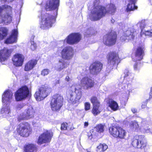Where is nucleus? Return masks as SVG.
I'll return each instance as SVG.
<instances>
[{"label":"nucleus","mask_w":152,"mask_h":152,"mask_svg":"<svg viewBox=\"0 0 152 152\" xmlns=\"http://www.w3.org/2000/svg\"><path fill=\"white\" fill-rule=\"evenodd\" d=\"M99 0H95L94 2V7L92 10L91 14L89 16L90 19L92 21H96L104 17L107 12L112 14L116 10L114 4H111L107 6V9L101 5H99Z\"/></svg>","instance_id":"nucleus-1"},{"label":"nucleus","mask_w":152,"mask_h":152,"mask_svg":"<svg viewBox=\"0 0 152 152\" xmlns=\"http://www.w3.org/2000/svg\"><path fill=\"white\" fill-rule=\"evenodd\" d=\"M12 8L5 4L0 6V23L7 24L12 20Z\"/></svg>","instance_id":"nucleus-2"},{"label":"nucleus","mask_w":152,"mask_h":152,"mask_svg":"<svg viewBox=\"0 0 152 152\" xmlns=\"http://www.w3.org/2000/svg\"><path fill=\"white\" fill-rule=\"evenodd\" d=\"M81 91L79 86L73 85L70 88L67 96L70 102L75 104L78 102L81 97Z\"/></svg>","instance_id":"nucleus-3"},{"label":"nucleus","mask_w":152,"mask_h":152,"mask_svg":"<svg viewBox=\"0 0 152 152\" xmlns=\"http://www.w3.org/2000/svg\"><path fill=\"white\" fill-rule=\"evenodd\" d=\"M120 62L118 55L115 53H110L108 58V64L104 73L105 76L108 75L113 69L116 67Z\"/></svg>","instance_id":"nucleus-4"},{"label":"nucleus","mask_w":152,"mask_h":152,"mask_svg":"<svg viewBox=\"0 0 152 152\" xmlns=\"http://www.w3.org/2000/svg\"><path fill=\"white\" fill-rule=\"evenodd\" d=\"M57 15V10L53 15L46 13L42 17V20L40 23V27L42 29H45L51 27L55 21L56 17Z\"/></svg>","instance_id":"nucleus-5"},{"label":"nucleus","mask_w":152,"mask_h":152,"mask_svg":"<svg viewBox=\"0 0 152 152\" xmlns=\"http://www.w3.org/2000/svg\"><path fill=\"white\" fill-rule=\"evenodd\" d=\"M63 99L59 94H56L52 97L50 105L53 111L59 110L63 105Z\"/></svg>","instance_id":"nucleus-6"},{"label":"nucleus","mask_w":152,"mask_h":152,"mask_svg":"<svg viewBox=\"0 0 152 152\" xmlns=\"http://www.w3.org/2000/svg\"><path fill=\"white\" fill-rule=\"evenodd\" d=\"M17 132L21 136L27 137L29 136L31 129L29 124L26 122L20 124L17 128Z\"/></svg>","instance_id":"nucleus-7"},{"label":"nucleus","mask_w":152,"mask_h":152,"mask_svg":"<svg viewBox=\"0 0 152 152\" xmlns=\"http://www.w3.org/2000/svg\"><path fill=\"white\" fill-rule=\"evenodd\" d=\"M24 112L20 114L18 118L19 121L22 120H28L34 117L35 110L31 106H26Z\"/></svg>","instance_id":"nucleus-8"},{"label":"nucleus","mask_w":152,"mask_h":152,"mask_svg":"<svg viewBox=\"0 0 152 152\" xmlns=\"http://www.w3.org/2000/svg\"><path fill=\"white\" fill-rule=\"evenodd\" d=\"M109 132L112 136L115 137L124 139L126 136V131L119 126H112L109 129Z\"/></svg>","instance_id":"nucleus-9"},{"label":"nucleus","mask_w":152,"mask_h":152,"mask_svg":"<svg viewBox=\"0 0 152 152\" xmlns=\"http://www.w3.org/2000/svg\"><path fill=\"white\" fill-rule=\"evenodd\" d=\"M51 90V88L47 86L42 87L36 92L34 96L37 101L42 100L48 96Z\"/></svg>","instance_id":"nucleus-10"},{"label":"nucleus","mask_w":152,"mask_h":152,"mask_svg":"<svg viewBox=\"0 0 152 152\" xmlns=\"http://www.w3.org/2000/svg\"><path fill=\"white\" fill-rule=\"evenodd\" d=\"M116 39L117 35L116 33L112 32L104 36L103 42L106 45L110 46L115 44Z\"/></svg>","instance_id":"nucleus-11"},{"label":"nucleus","mask_w":152,"mask_h":152,"mask_svg":"<svg viewBox=\"0 0 152 152\" xmlns=\"http://www.w3.org/2000/svg\"><path fill=\"white\" fill-rule=\"evenodd\" d=\"M132 144L135 148L142 149L146 146L144 136H135L132 140Z\"/></svg>","instance_id":"nucleus-12"},{"label":"nucleus","mask_w":152,"mask_h":152,"mask_svg":"<svg viewBox=\"0 0 152 152\" xmlns=\"http://www.w3.org/2000/svg\"><path fill=\"white\" fill-rule=\"evenodd\" d=\"M29 94L28 88L26 86L22 87L15 93V97L17 101H20L28 96Z\"/></svg>","instance_id":"nucleus-13"},{"label":"nucleus","mask_w":152,"mask_h":152,"mask_svg":"<svg viewBox=\"0 0 152 152\" xmlns=\"http://www.w3.org/2000/svg\"><path fill=\"white\" fill-rule=\"evenodd\" d=\"M136 34L135 30L133 28H129L121 37V41L127 42L130 40H133Z\"/></svg>","instance_id":"nucleus-14"},{"label":"nucleus","mask_w":152,"mask_h":152,"mask_svg":"<svg viewBox=\"0 0 152 152\" xmlns=\"http://www.w3.org/2000/svg\"><path fill=\"white\" fill-rule=\"evenodd\" d=\"M53 135L52 132L50 131H47L44 132L39 137L37 141V143L41 144L50 142Z\"/></svg>","instance_id":"nucleus-15"},{"label":"nucleus","mask_w":152,"mask_h":152,"mask_svg":"<svg viewBox=\"0 0 152 152\" xmlns=\"http://www.w3.org/2000/svg\"><path fill=\"white\" fill-rule=\"evenodd\" d=\"M81 36L79 33H72L68 36L65 40L67 43L72 45L77 43L81 39Z\"/></svg>","instance_id":"nucleus-16"},{"label":"nucleus","mask_w":152,"mask_h":152,"mask_svg":"<svg viewBox=\"0 0 152 152\" xmlns=\"http://www.w3.org/2000/svg\"><path fill=\"white\" fill-rule=\"evenodd\" d=\"M103 67V64L99 62H96L90 66V73L94 75L99 74L101 71Z\"/></svg>","instance_id":"nucleus-17"},{"label":"nucleus","mask_w":152,"mask_h":152,"mask_svg":"<svg viewBox=\"0 0 152 152\" xmlns=\"http://www.w3.org/2000/svg\"><path fill=\"white\" fill-rule=\"evenodd\" d=\"M94 80L88 77L83 78L81 80L80 84L83 88L88 89L93 87L94 85Z\"/></svg>","instance_id":"nucleus-18"},{"label":"nucleus","mask_w":152,"mask_h":152,"mask_svg":"<svg viewBox=\"0 0 152 152\" xmlns=\"http://www.w3.org/2000/svg\"><path fill=\"white\" fill-rule=\"evenodd\" d=\"M145 48L144 45L139 46L137 49L135 55L132 56V60L133 61H140L143 58L144 55V51Z\"/></svg>","instance_id":"nucleus-19"},{"label":"nucleus","mask_w":152,"mask_h":152,"mask_svg":"<svg viewBox=\"0 0 152 152\" xmlns=\"http://www.w3.org/2000/svg\"><path fill=\"white\" fill-rule=\"evenodd\" d=\"M59 0H48L47 2L45 9L47 11H50L56 9L59 5ZM56 13L55 12V13Z\"/></svg>","instance_id":"nucleus-20"},{"label":"nucleus","mask_w":152,"mask_h":152,"mask_svg":"<svg viewBox=\"0 0 152 152\" xmlns=\"http://www.w3.org/2000/svg\"><path fill=\"white\" fill-rule=\"evenodd\" d=\"M73 52L72 48L70 47H66L63 49L61 52V56L63 58L65 59L69 60L73 57Z\"/></svg>","instance_id":"nucleus-21"},{"label":"nucleus","mask_w":152,"mask_h":152,"mask_svg":"<svg viewBox=\"0 0 152 152\" xmlns=\"http://www.w3.org/2000/svg\"><path fill=\"white\" fill-rule=\"evenodd\" d=\"M24 56L20 54H16L13 56L12 59L13 64L16 66H21L23 64Z\"/></svg>","instance_id":"nucleus-22"},{"label":"nucleus","mask_w":152,"mask_h":152,"mask_svg":"<svg viewBox=\"0 0 152 152\" xmlns=\"http://www.w3.org/2000/svg\"><path fill=\"white\" fill-rule=\"evenodd\" d=\"M12 92L8 90L5 91L2 95V102L3 104H10L12 99Z\"/></svg>","instance_id":"nucleus-23"},{"label":"nucleus","mask_w":152,"mask_h":152,"mask_svg":"<svg viewBox=\"0 0 152 152\" xmlns=\"http://www.w3.org/2000/svg\"><path fill=\"white\" fill-rule=\"evenodd\" d=\"M11 51L6 48H4L0 51V61L3 62L7 60L10 56Z\"/></svg>","instance_id":"nucleus-24"},{"label":"nucleus","mask_w":152,"mask_h":152,"mask_svg":"<svg viewBox=\"0 0 152 152\" xmlns=\"http://www.w3.org/2000/svg\"><path fill=\"white\" fill-rule=\"evenodd\" d=\"M18 31L17 29H14L12 30L11 35L5 41L6 44H11L16 42Z\"/></svg>","instance_id":"nucleus-25"},{"label":"nucleus","mask_w":152,"mask_h":152,"mask_svg":"<svg viewBox=\"0 0 152 152\" xmlns=\"http://www.w3.org/2000/svg\"><path fill=\"white\" fill-rule=\"evenodd\" d=\"M37 61L33 59L29 61L25 65L24 67V70L28 71L32 69L36 65Z\"/></svg>","instance_id":"nucleus-26"},{"label":"nucleus","mask_w":152,"mask_h":152,"mask_svg":"<svg viewBox=\"0 0 152 152\" xmlns=\"http://www.w3.org/2000/svg\"><path fill=\"white\" fill-rule=\"evenodd\" d=\"M68 65V64L65 61L61 59L56 64L55 66L56 69L58 71H60L66 67Z\"/></svg>","instance_id":"nucleus-27"},{"label":"nucleus","mask_w":152,"mask_h":152,"mask_svg":"<svg viewBox=\"0 0 152 152\" xmlns=\"http://www.w3.org/2000/svg\"><path fill=\"white\" fill-rule=\"evenodd\" d=\"M148 22L147 20H142L140 22H138L137 24V26H140L141 29V32L140 34L141 36H142L143 31V29H144L147 28H149L150 26H148Z\"/></svg>","instance_id":"nucleus-28"},{"label":"nucleus","mask_w":152,"mask_h":152,"mask_svg":"<svg viewBox=\"0 0 152 152\" xmlns=\"http://www.w3.org/2000/svg\"><path fill=\"white\" fill-rule=\"evenodd\" d=\"M9 104H3V106L1 110V113L4 114V115L9 117L11 113L10 107L9 106Z\"/></svg>","instance_id":"nucleus-29"},{"label":"nucleus","mask_w":152,"mask_h":152,"mask_svg":"<svg viewBox=\"0 0 152 152\" xmlns=\"http://www.w3.org/2000/svg\"><path fill=\"white\" fill-rule=\"evenodd\" d=\"M24 148L25 152H36L37 151V147L34 144L25 145Z\"/></svg>","instance_id":"nucleus-30"},{"label":"nucleus","mask_w":152,"mask_h":152,"mask_svg":"<svg viewBox=\"0 0 152 152\" xmlns=\"http://www.w3.org/2000/svg\"><path fill=\"white\" fill-rule=\"evenodd\" d=\"M124 80L128 81H131L134 79V75L129 71L128 70H125L124 72Z\"/></svg>","instance_id":"nucleus-31"},{"label":"nucleus","mask_w":152,"mask_h":152,"mask_svg":"<svg viewBox=\"0 0 152 152\" xmlns=\"http://www.w3.org/2000/svg\"><path fill=\"white\" fill-rule=\"evenodd\" d=\"M137 0H133L131 1H129V3L127 5L126 11L129 12L131 11L134 10L137 8V7L135 5V4Z\"/></svg>","instance_id":"nucleus-32"},{"label":"nucleus","mask_w":152,"mask_h":152,"mask_svg":"<svg viewBox=\"0 0 152 152\" xmlns=\"http://www.w3.org/2000/svg\"><path fill=\"white\" fill-rule=\"evenodd\" d=\"M109 106L113 111L117 110L119 108L117 103L112 99H109L108 101Z\"/></svg>","instance_id":"nucleus-33"},{"label":"nucleus","mask_w":152,"mask_h":152,"mask_svg":"<svg viewBox=\"0 0 152 152\" xmlns=\"http://www.w3.org/2000/svg\"><path fill=\"white\" fill-rule=\"evenodd\" d=\"M8 30L5 27L0 28V40L3 39L6 37L7 34Z\"/></svg>","instance_id":"nucleus-34"},{"label":"nucleus","mask_w":152,"mask_h":152,"mask_svg":"<svg viewBox=\"0 0 152 152\" xmlns=\"http://www.w3.org/2000/svg\"><path fill=\"white\" fill-rule=\"evenodd\" d=\"M108 146L105 144H100L96 148L97 152H104L108 148Z\"/></svg>","instance_id":"nucleus-35"},{"label":"nucleus","mask_w":152,"mask_h":152,"mask_svg":"<svg viewBox=\"0 0 152 152\" xmlns=\"http://www.w3.org/2000/svg\"><path fill=\"white\" fill-rule=\"evenodd\" d=\"M99 105L94 106L92 110V113L94 115H97L99 114L100 111L99 109Z\"/></svg>","instance_id":"nucleus-36"},{"label":"nucleus","mask_w":152,"mask_h":152,"mask_svg":"<svg viewBox=\"0 0 152 152\" xmlns=\"http://www.w3.org/2000/svg\"><path fill=\"white\" fill-rule=\"evenodd\" d=\"M91 102L92 103L93 106L99 105V103L97 98L95 96H93L91 99Z\"/></svg>","instance_id":"nucleus-37"},{"label":"nucleus","mask_w":152,"mask_h":152,"mask_svg":"<svg viewBox=\"0 0 152 152\" xmlns=\"http://www.w3.org/2000/svg\"><path fill=\"white\" fill-rule=\"evenodd\" d=\"M104 128V127L103 125L99 124L97 125L95 129L96 132L99 133H101L103 132Z\"/></svg>","instance_id":"nucleus-38"},{"label":"nucleus","mask_w":152,"mask_h":152,"mask_svg":"<svg viewBox=\"0 0 152 152\" xmlns=\"http://www.w3.org/2000/svg\"><path fill=\"white\" fill-rule=\"evenodd\" d=\"M29 45H30V48L31 50L34 51L36 49L37 47V45L34 41H31L29 43Z\"/></svg>","instance_id":"nucleus-39"},{"label":"nucleus","mask_w":152,"mask_h":152,"mask_svg":"<svg viewBox=\"0 0 152 152\" xmlns=\"http://www.w3.org/2000/svg\"><path fill=\"white\" fill-rule=\"evenodd\" d=\"M145 34V36H148L150 37H152V30H147L146 29H144V32H142Z\"/></svg>","instance_id":"nucleus-40"},{"label":"nucleus","mask_w":152,"mask_h":152,"mask_svg":"<svg viewBox=\"0 0 152 152\" xmlns=\"http://www.w3.org/2000/svg\"><path fill=\"white\" fill-rule=\"evenodd\" d=\"M50 72V70L49 69H44L41 71V75L43 76H45L48 75Z\"/></svg>","instance_id":"nucleus-41"},{"label":"nucleus","mask_w":152,"mask_h":152,"mask_svg":"<svg viewBox=\"0 0 152 152\" xmlns=\"http://www.w3.org/2000/svg\"><path fill=\"white\" fill-rule=\"evenodd\" d=\"M130 126L131 127L135 129H138L139 127L137 122L135 121L131 122Z\"/></svg>","instance_id":"nucleus-42"},{"label":"nucleus","mask_w":152,"mask_h":152,"mask_svg":"<svg viewBox=\"0 0 152 152\" xmlns=\"http://www.w3.org/2000/svg\"><path fill=\"white\" fill-rule=\"evenodd\" d=\"M94 30L92 29V28H90L87 30L85 35H86L87 36V35H88V36H89L90 35H92L94 34Z\"/></svg>","instance_id":"nucleus-43"},{"label":"nucleus","mask_w":152,"mask_h":152,"mask_svg":"<svg viewBox=\"0 0 152 152\" xmlns=\"http://www.w3.org/2000/svg\"><path fill=\"white\" fill-rule=\"evenodd\" d=\"M61 130H69V127H67V124L65 123L62 124H61Z\"/></svg>","instance_id":"nucleus-44"},{"label":"nucleus","mask_w":152,"mask_h":152,"mask_svg":"<svg viewBox=\"0 0 152 152\" xmlns=\"http://www.w3.org/2000/svg\"><path fill=\"white\" fill-rule=\"evenodd\" d=\"M127 90L129 91V94L132 92V91L134 90V88L133 86L131 84H129L127 86Z\"/></svg>","instance_id":"nucleus-45"},{"label":"nucleus","mask_w":152,"mask_h":152,"mask_svg":"<svg viewBox=\"0 0 152 152\" xmlns=\"http://www.w3.org/2000/svg\"><path fill=\"white\" fill-rule=\"evenodd\" d=\"M140 64L139 62L136 63L134 65V69L135 70L137 71L140 68Z\"/></svg>","instance_id":"nucleus-46"},{"label":"nucleus","mask_w":152,"mask_h":152,"mask_svg":"<svg viewBox=\"0 0 152 152\" xmlns=\"http://www.w3.org/2000/svg\"><path fill=\"white\" fill-rule=\"evenodd\" d=\"M90 108V104L89 102H86L85 104V109L86 111L89 110Z\"/></svg>","instance_id":"nucleus-47"},{"label":"nucleus","mask_w":152,"mask_h":152,"mask_svg":"<svg viewBox=\"0 0 152 152\" xmlns=\"http://www.w3.org/2000/svg\"><path fill=\"white\" fill-rule=\"evenodd\" d=\"M24 106V104L23 103L18 104L15 106L16 108L18 110L22 108Z\"/></svg>","instance_id":"nucleus-48"},{"label":"nucleus","mask_w":152,"mask_h":152,"mask_svg":"<svg viewBox=\"0 0 152 152\" xmlns=\"http://www.w3.org/2000/svg\"><path fill=\"white\" fill-rule=\"evenodd\" d=\"M147 104V100H145V102H143L142 103L141 107L142 108H144L146 106V104Z\"/></svg>","instance_id":"nucleus-49"},{"label":"nucleus","mask_w":152,"mask_h":152,"mask_svg":"<svg viewBox=\"0 0 152 152\" xmlns=\"http://www.w3.org/2000/svg\"><path fill=\"white\" fill-rule=\"evenodd\" d=\"M132 111L134 113H135L137 112V110L135 108H132L131 109Z\"/></svg>","instance_id":"nucleus-50"},{"label":"nucleus","mask_w":152,"mask_h":152,"mask_svg":"<svg viewBox=\"0 0 152 152\" xmlns=\"http://www.w3.org/2000/svg\"><path fill=\"white\" fill-rule=\"evenodd\" d=\"M71 80V79L68 76H66L65 78V80L68 82L69 81Z\"/></svg>","instance_id":"nucleus-51"},{"label":"nucleus","mask_w":152,"mask_h":152,"mask_svg":"<svg viewBox=\"0 0 152 152\" xmlns=\"http://www.w3.org/2000/svg\"><path fill=\"white\" fill-rule=\"evenodd\" d=\"M13 0H1V1H4V2L9 3L13 1Z\"/></svg>","instance_id":"nucleus-52"},{"label":"nucleus","mask_w":152,"mask_h":152,"mask_svg":"<svg viewBox=\"0 0 152 152\" xmlns=\"http://www.w3.org/2000/svg\"><path fill=\"white\" fill-rule=\"evenodd\" d=\"M59 80H55V85H56L57 84H59Z\"/></svg>","instance_id":"nucleus-53"},{"label":"nucleus","mask_w":152,"mask_h":152,"mask_svg":"<svg viewBox=\"0 0 152 152\" xmlns=\"http://www.w3.org/2000/svg\"><path fill=\"white\" fill-rule=\"evenodd\" d=\"M150 97L151 99V98H152V88L151 89V92L150 93Z\"/></svg>","instance_id":"nucleus-54"},{"label":"nucleus","mask_w":152,"mask_h":152,"mask_svg":"<svg viewBox=\"0 0 152 152\" xmlns=\"http://www.w3.org/2000/svg\"><path fill=\"white\" fill-rule=\"evenodd\" d=\"M88 122H85V123H84V126L85 127H87L88 126Z\"/></svg>","instance_id":"nucleus-55"},{"label":"nucleus","mask_w":152,"mask_h":152,"mask_svg":"<svg viewBox=\"0 0 152 152\" xmlns=\"http://www.w3.org/2000/svg\"><path fill=\"white\" fill-rule=\"evenodd\" d=\"M144 130L143 131L144 132H148L149 131V130L148 129H145V128L144 129Z\"/></svg>","instance_id":"nucleus-56"},{"label":"nucleus","mask_w":152,"mask_h":152,"mask_svg":"<svg viewBox=\"0 0 152 152\" xmlns=\"http://www.w3.org/2000/svg\"><path fill=\"white\" fill-rule=\"evenodd\" d=\"M92 134H91V135L89 136V138H90V140H91L92 139Z\"/></svg>","instance_id":"nucleus-57"},{"label":"nucleus","mask_w":152,"mask_h":152,"mask_svg":"<svg viewBox=\"0 0 152 152\" xmlns=\"http://www.w3.org/2000/svg\"><path fill=\"white\" fill-rule=\"evenodd\" d=\"M87 58V57H86V58H85V57H84V58Z\"/></svg>","instance_id":"nucleus-58"},{"label":"nucleus","mask_w":152,"mask_h":152,"mask_svg":"<svg viewBox=\"0 0 152 152\" xmlns=\"http://www.w3.org/2000/svg\"><path fill=\"white\" fill-rule=\"evenodd\" d=\"M87 152H91L90 151H87Z\"/></svg>","instance_id":"nucleus-59"},{"label":"nucleus","mask_w":152,"mask_h":152,"mask_svg":"<svg viewBox=\"0 0 152 152\" xmlns=\"http://www.w3.org/2000/svg\"><path fill=\"white\" fill-rule=\"evenodd\" d=\"M111 21H112V22H113V21L112 20H111Z\"/></svg>","instance_id":"nucleus-60"}]
</instances>
